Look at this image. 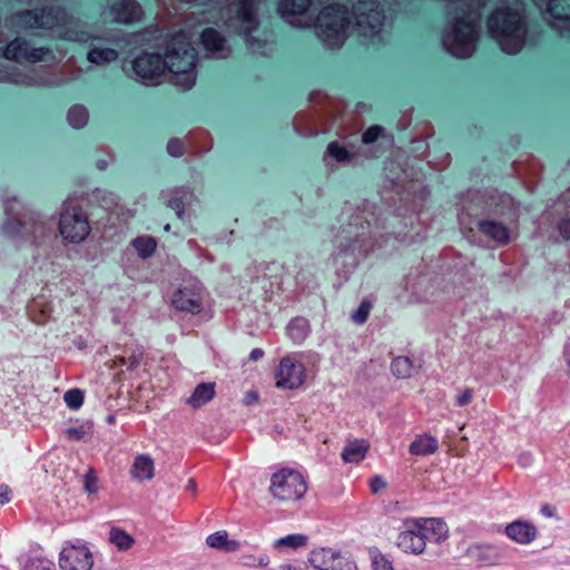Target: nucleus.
Listing matches in <instances>:
<instances>
[{
    "mask_svg": "<svg viewBox=\"0 0 570 570\" xmlns=\"http://www.w3.org/2000/svg\"><path fill=\"white\" fill-rule=\"evenodd\" d=\"M164 61V70L168 69L171 82L181 90H189L196 81L197 51L189 36L177 32L169 39Z\"/></svg>",
    "mask_w": 570,
    "mask_h": 570,
    "instance_id": "1",
    "label": "nucleus"
},
{
    "mask_svg": "<svg viewBox=\"0 0 570 570\" xmlns=\"http://www.w3.org/2000/svg\"><path fill=\"white\" fill-rule=\"evenodd\" d=\"M257 2V0H234L226 11L225 24L236 33L244 36L252 52L266 56L272 51L271 43L252 36L259 24Z\"/></svg>",
    "mask_w": 570,
    "mask_h": 570,
    "instance_id": "2",
    "label": "nucleus"
},
{
    "mask_svg": "<svg viewBox=\"0 0 570 570\" xmlns=\"http://www.w3.org/2000/svg\"><path fill=\"white\" fill-rule=\"evenodd\" d=\"M7 219L2 226V234L13 240L17 246L37 244L48 232L47 224L38 215L20 209V204H4Z\"/></svg>",
    "mask_w": 570,
    "mask_h": 570,
    "instance_id": "3",
    "label": "nucleus"
},
{
    "mask_svg": "<svg viewBox=\"0 0 570 570\" xmlns=\"http://www.w3.org/2000/svg\"><path fill=\"white\" fill-rule=\"evenodd\" d=\"M336 248L340 255L366 256L376 247L370 223L364 225V217L361 214L351 216V220L343 225L335 237Z\"/></svg>",
    "mask_w": 570,
    "mask_h": 570,
    "instance_id": "4",
    "label": "nucleus"
},
{
    "mask_svg": "<svg viewBox=\"0 0 570 570\" xmlns=\"http://www.w3.org/2000/svg\"><path fill=\"white\" fill-rule=\"evenodd\" d=\"M317 37L328 48H340L347 38L351 19L347 10L340 4L325 7L315 21Z\"/></svg>",
    "mask_w": 570,
    "mask_h": 570,
    "instance_id": "5",
    "label": "nucleus"
},
{
    "mask_svg": "<svg viewBox=\"0 0 570 570\" xmlns=\"http://www.w3.org/2000/svg\"><path fill=\"white\" fill-rule=\"evenodd\" d=\"M307 491V482L302 473L292 469H282L273 473L269 492L278 501L296 502Z\"/></svg>",
    "mask_w": 570,
    "mask_h": 570,
    "instance_id": "6",
    "label": "nucleus"
},
{
    "mask_svg": "<svg viewBox=\"0 0 570 570\" xmlns=\"http://www.w3.org/2000/svg\"><path fill=\"white\" fill-rule=\"evenodd\" d=\"M59 232L70 243H80L90 233L87 215L75 199L65 202L59 219Z\"/></svg>",
    "mask_w": 570,
    "mask_h": 570,
    "instance_id": "7",
    "label": "nucleus"
},
{
    "mask_svg": "<svg viewBox=\"0 0 570 570\" xmlns=\"http://www.w3.org/2000/svg\"><path fill=\"white\" fill-rule=\"evenodd\" d=\"M69 16L66 10L59 7H51L41 10H27L11 17V23L21 29H47L67 24Z\"/></svg>",
    "mask_w": 570,
    "mask_h": 570,
    "instance_id": "8",
    "label": "nucleus"
},
{
    "mask_svg": "<svg viewBox=\"0 0 570 570\" xmlns=\"http://www.w3.org/2000/svg\"><path fill=\"white\" fill-rule=\"evenodd\" d=\"M0 81L26 87H55L65 83L63 79L48 75L41 69L26 68L20 70L11 66L0 67Z\"/></svg>",
    "mask_w": 570,
    "mask_h": 570,
    "instance_id": "9",
    "label": "nucleus"
},
{
    "mask_svg": "<svg viewBox=\"0 0 570 570\" xmlns=\"http://www.w3.org/2000/svg\"><path fill=\"white\" fill-rule=\"evenodd\" d=\"M353 17L360 36L372 38L380 33L384 14L377 0L354 1Z\"/></svg>",
    "mask_w": 570,
    "mask_h": 570,
    "instance_id": "10",
    "label": "nucleus"
},
{
    "mask_svg": "<svg viewBox=\"0 0 570 570\" xmlns=\"http://www.w3.org/2000/svg\"><path fill=\"white\" fill-rule=\"evenodd\" d=\"M173 306L181 312L198 314L204 306V287L194 277L183 279L171 296Z\"/></svg>",
    "mask_w": 570,
    "mask_h": 570,
    "instance_id": "11",
    "label": "nucleus"
},
{
    "mask_svg": "<svg viewBox=\"0 0 570 570\" xmlns=\"http://www.w3.org/2000/svg\"><path fill=\"white\" fill-rule=\"evenodd\" d=\"M306 380V368L297 354L286 355L281 358L275 371V385L283 390H296Z\"/></svg>",
    "mask_w": 570,
    "mask_h": 570,
    "instance_id": "12",
    "label": "nucleus"
},
{
    "mask_svg": "<svg viewBox=\"0 0 570 570\" xmlns=\"http://www.w3.org/2000/svg\"><path fill=\"white\" fill-rule=\"evenodd\" d=\"M307 570H357V567L348 556L337 550L317 548L308 556Z\"/></svg>",
    "mask_w": 570,
    "mask_h": 570,
    "instance_id": "13",
    "label": "nucleus"
},
{
    "mask_svg": "<svg viewBox=\"0 0 570 570\" xmlns=\"http://www.w3.org/2000/svg\"><path fill=\"white\" fill-rule=\"evenodd\" d=\"M61 570H91L94 557L86 544H67L60 552Z\"/></svg>",
    "mask_w": 570,
    "mask_h": 570,
    "instance_id": "14",
    "label": "nucleus"
},
{
    "mask_svg": "<svg viewBox=\"0 0 570 570\" xmlns=\"http://www.w3.org/2000/svg\"><path fill=\"white\" fill-rule=\"evenodd\" d=\"M312 0H279L277 11L289 24L297 28L311 26V18L307 10Z\"/></svg>",
    "mask_w": 570,
    "mask_h": 570,
    "instance_id": "15",
    "label": "nucleus"
},
{
    "mask_svg": "<svg viewBox=\"0 0 570 570\" xmlns=\"http://www.w3.org/2000/svg\"><path fill=\"white\" fill-rule=\"evenodd\" d=\"M132 70L141 81L153 83L165 71L163 57L158 53L140 55L132 61Z\"/></svg>",
    "mask_w": 570,
    "mask_h": 570,
    "instance_id": "16",
    "label": "nucleus"
},
{
    "mask_svg": "<svg viewBox=\"0 0 570 570\" xmlns=\"http://www.w3.org/2000/svg\"><path fill=\"white\" fill-rule=\"evenodd\" d=\"M48 53L49 49L45 47L31 48L26 40L20 38L12 40L4 50V57L14 61L38 62L45 60Z\"/></svg>",
    "mask_w": 570,
    "mask_h": 570,
    "instance_id": "17",
    "label": "nucleus"
},
{
    "mask_svg": "<svg viewBox=\"0 0 570 570\" xmlns=\"http://www.w3.org/2000/svg\"><path fill=\"white\" fill-rule=\"evenodd\" d=\"M112 20L118 23H132L140 20L141 7L135 0H117L109 10Z\"/></svg>",
    "mask_w": 570,
    "mask_h": 570,
    "instance_id": "18",
    "label": "nucleus"
},
{
    "mask_svg": "<svg viewBox=\"0 0 570 570\" xmlns=\"http://www.w3.org/2000/svg\"><path fill=\"white\" fill-rule=\"evenodd\" d=\"M202 42L208 56L214 59H225L232 52L226 39L213 28H207L203 31Z\"/></svg>",
    "mask_w": 570,
    "mask_h": 570,
    "instance_id": "19",
    "label": "nucleus"
},
{
    "mask_svg": "<svg viewBox=\"0 0 570 570\" xmlns=\"http://www.w3.org/2000/svg\"><path fill=\"white\" fill-rule=\"evenodd\" d=\"M505 535L515 543L530 544L538 537L537 527L527 520H514L507 524Z\"/></svg>",
    "mask_w": 570,
    "mask_h": 570,
    "instance_id": "20",
    "label": "nucleus"
},
{
    "mask_svg": "<svg viewBox=\"0 0 570 570\" xmlns=\"http://www.w3.org/2000/svg\"><path fill=\"white\" fill-rule=\"evenodd\" d=\"M397 547L404 552L420 554L426 547V535L416 530H405L399 534Z\"/></svg>",
    "mask_w": 570,
    "mask_h": 570,
    "instance_id": "21",
    "label": "nucleus"
},
{
    "mask_svg": "<svg viewBox=\"0 0 570 570\" xmlns=\"http://www.w3.org/2000/svg\"><path fill=\"white\" fill-rule=\"evenodd\" d=\"M154 460L147 454H139L134 459L130 474L136 481L142 482L154 478Z\"/></svg>",
    "mask_w": 570,
    "mask_h": 570,
    "instance_id": "22",
    "label": "nucleus"
},
{
    "mask_svg": "<svg viewBox=\"0 0 570 570\" xmlns=\"http://www.w3.org/2000/svg\"><path fill=\"white\" fill-rule=\"evenodd\" d=\"M370 444L366 440H353L347 442L342 451V460L345 463H360L364 460Z\"/></svg>",
    "mask_w": 570,
    "mask_h": 570,
    "instance_id": "23",
    "label": "nucleus"
},
{
    "mask_svg": "<svg viewBox=\"0 0 570 570\" xmlns=\"http://www.w3.org/2000/svg\"><path fill=\"white\" fill-rule=\"evenodd\" d=\"M206 543L213 549H217L224 552H234L240 549V542L228 538V533L225 530L217 531L209 534L206 538Z\"/></svg>",
    "mask_w": 570,
    "mask_h": 570,
    "instance_id": "24",
    "label": "nucleus"
},
{
    "mask_svg": "<svg viewBox=\"0 0 570 570\" xmlns=\"http://www.w3.org/2000/svg\"><path fill=\"white\" fill-rule=\"evenodd\" d=\"M215 393V383H199L186 402L193 409H199L210 402L214 399Z\"/></svg>",
    "mask_w": 570,
    "mask_h": 570,
    "instance_id": "25",
    "label": "nucleus"
},
{
    "mask_svg": "<svg viewBox=\"0 0 570 570\" xmlns=\"http://www.w3.org/2000/svg\"><path fill=\"white\" fill-rule=\"evenodd\" d=\"M438 440L430 434H422L410 444L409 451L413 455L425 456L438 451Z\"/></svg>",
    "mask_w": 570,
    "mask_h": 570,
    "instance_id": "26",
    "label": "nucleus"
},
{
    "mask_svg": "<svg viewBox=\"0 0 570 570\" xmlns=\"http://www.w3.org/2000/svg\"><path fill=\"white\" fill-rule=\"evenodd\" d=\"M415 527L426 535V539L432 535L439 541L446 538L448 534L446 524L440 519L416 520Z\"/></svg>",
    "mask_w": 570,
    "mask_h": 570,
    "instance_id": "27",
    "label": "nucleus"
},
{
    "mask_svg": "<svg viewBox=\"0 0 570 570\" xmlns=\"http://www.w3.org/2000/svg\"><path fill=\"white\" fill-rule=\"evenodd\" d=\"M307 542V535L303 533H293L275 540L273 548L279 552H291L301 548H305Z\"/></svg>",
    "mask_w": 570,
    "mask_h": 570,
    "instance_id": "28",
    "label": "nucleus"
},
{
    "mask_svg": "<svg viewBox=\"0 0 570 570\" xmlns=\"http://www.w3.org/2000/svg\"><path fill=\"white\" fill-rule=\"evenodd\" d=\"M479 229L498 243H507L509 240V230L501 223L494 220H482L479 222Z\"/></svg>",
    "mask_w": 570,
    "mask_h": 570,
    "instance_id": "29",
    "label": "nucleus"
},
{
    "mask_svg": "<svg viewBox=\"0 0 570 570\" xmlns=\"http://www.w3.org/2000/svg\"><path fill=\"white\" fill-rule=\"evenodd\" d=\"M309 333V323L304 317H295L287 325V334L294 343H302Z\"/></svg>",
    "mask_w": 570,
    "mask_h": 570,
    "instance_id": "30",
    "label": "nucleus"
},
{
    "mask_svg": "<svg viewBox=\"0 0 570 570\" xmlns=\"http://www.w3.org/2000/svg\"><path fill=\"white\" fill-rule=\"evenodd\" d=\"M52 308L49 303L43 299H36L29 307V314L33 323L45 324L50 320Z\"/></svg>",
    "mask_w": 570,
    "mask_h": 570,
    "instance_id": "31",
    "label": "nucleus"
},
{
    "mask_svg": "<svg viewBox=\"0 0 570 570\" xmlns=\"http://www.w3.org/2000/svg\"><path fill=\"white\" fill-rule=\"evenodd\" d=\"M118 52L111 48L94 47L87 53V59L95 65H105L115 61Z\"/></svg>",
    "mask_w": 570,
    "mask_h": 570,
    "instance_id": "32",
    "label": "nucleus"
},
{
    "mask_svg": "<svg viewBox=\"0 0 570 570\" xmlns=\"http://www.w3.org/2000/svg\"><path fill=\"white\" fill-rule=\"evenodd\" d=\"M109 541L120 551L129 550L135 543V539L131 534L116 527L111 528L109 531Z\"/></svg>",
    "mask_w": 570,
    "mask_h": 570,
    "instance_id": "33",
    "label": "nucleus"
},
{
    "mask_svg": "<svg viewBox=\"0 0 570 570\" xmlns=\"http://www.w3.org/2000/svg\"><path fill=\"white\" fill-rule=\"evenodd\" d=\"M391 371L397 379H407L414 373L415 366L411 358L397 356L391 363Z\"/></svg>",
    "mask_w": 570,
    "mask_h": 570,
    "instance_id": "34",
    "label": "nucleus"
},
{
    "mask_svg": "<svg viewBox=\"0 0 570 570\" xmlns=\"http://www.w3.org/2000/svg\"><path fill=\"white\" fill-rule=\"evenodd\" d=\"M548 12L556 20L570 19V0H549Z\"/></svg>",
    "mask_w": 570,
    "mask_h": 570,
    "instance_id": "35",
    "label": "nucleus"
},
{
    "mask_svg": "<svg viewBox=\"0 0 570 570\" xmlns=\"http://www.w3.org/2000/svg\"><path fill=\"white\" fill-rule=\"evenodd\" d=\"M88 110L81 105L72 106L67 115V120L72 128H83L88 122Z\"/></svg>",
    "mask_w": 570,
    "mask_h": 570,
    "instance_id": "36",
    "label": "nucleus"
},
{
    "mask_svg": "<svg viewBox=\"0 0 570 570\" xmlns=\"http://www.w3.org/2000/svg\"><path fill=\"white\" fill-rule=\"evenodd\" d=\"M94 425L91 422H85L76 426H70L65 431V434L70 441H83L91 438Z\"/></svg>",
    "mask_w": 570,
    "mask_h": 570,
    "instance_id": "37",
    "label": "nucleus"
},
{
    "mask_svg": "<svg viewBox=\"0 0 570 570\" xmlns=\"http://www.w3.org/2000/svg\"><path fill=\"white\" fill-rule=\"evenodd\" d=\"M132 246L136 249L139 257L146 259L154 254L156 249V242L153 237L140 236L132 240Z\"/></svg>",
    "mask_w": 570,
    "mask_h": 570,
    "instance_id": "38",
    "label": "nucleus"
},
{
    "mask_svg": "<svg viewBox=\"0 0 570 570\" xmlns=\"http://www.w3.org/2000/svg\"><path fill=\"white\" fill-rule=\"evenodd\" d=\"M57 36L63 38L69 41L75 42H88L92 39L91 35L83 30H77L75 28L68 27L61 31H57Z\"/></svg>",
    "mask_w": 570,
    "mask_h": 570,
    "instance_id": "39",
    "label": "nucleus"
},
{
    "mask_svg": "<svg viewBox=\"0 0 570 570\" xmlns=\"http://www.w3.org/2000/svg\"><path fill=\"white\" fill-rule=\"evenodd\" d=\"M326 153L338 163H346L352 158V154L337 141L328 144Z\"/></svg>",
    "mask_w": 570,
    "mask_h": 570,
    "instance_id": "40",
    "label": "nucleus"
},
{
    "mask_svg": "<svg viewBox=\"0 0 570 570\" xmlns=\"http://www.w3.org/2000/svg\"><path fill=\"white\" fill-rule=\"evenodd\" d=\"M63 400L69 409L77 410L83 403V393L78 389L68 390L63 395Z\"/></svg>",
    "mask_w": 570,
    "mask_h": 570,
    "instance_id": "41",
    "label": "nucleus"
},
{
    "mask_svg": "<svg viewBox=\"0 0 570 570\" xmlns=\"http://www.w3.org/2000/svg\"><path fill=\"white\" fill-rule=\"evenodd\" d=\"M371 558L374 570H394L391 561L379 550L371 551Z\"/></svg>",
    "mask_w": 570,
    "mask_h": 570,
    "instance_id": "42",
    "label": "nucleus"
},
{
    "mask_svg": "<svg viewBox=\"0 0 570 570\" xmlns=\"http://www.w3.org/2000/svg\"><path fill=\"white\" fill-rule=\"evenodd\" d=\"M24 570H55V564L45 558H35L27 562Z\"/></svg>",
    "mask_w": 570,
    "mask_h": 570,
    "instance_id": "43",
    "label": "nucleus"
},
{
    "mask_svg": "<svg viewBox=\"0 0 570 570\" xmlns=\"http://www.w3.org/2000/svg\"><path fill=\"white\" fill-rule=\"evenodd\" d=\"M370 309H371V303L366 302V301H363L360 306L357 307V309L355 312H353L352 314V320L356 323V324H363L366 322L367 317H368V314H370Z\"/></svg>",
    "mask_w": 570,
    "mask_h": 570,
    "instance_id": "44",
    "label": "nucleus"
},
{
    "mask_svg": "<svg viewBox=\"0 0 570 570\" xmlns=\"http://www.w3.org/2000/svg\"><path fill=\"white\" fill-rule=\"evenodd\" d=\"M478 559L491 562L498 557L497 549L491 546H478L474 549Z\"/></svg>",
    "mask_w": 570,
    "mask_h": 570,
    "instance_id": "45",
    "label": "nucleus"
},
{
    "mask_svg": "<svg viewBox=\"0 0 570 570\" xmlns=\"http://www.w3.org/2000/svg\"><path fill=\"white\" fill-rule=\"evenodd\" d=\"M382 132L383 128L381 126H372L363 134L362 140L364 144L374 142Z\"/></svg>",
    "mask_w": 570,
    "mask_h": 570,
    "instance_id": "46",
    "label": "nucleus"
},
{
    "mask_svg": "<svg viewBox=\"0 0 570 570\" xmlns=\"http://www.w3.org/2000/svg\"><path fill=\"white\" fill-rule=\"evenodd\" d=\"M558 230L563 239H570V213L566 214L558 223Z\"/></svg>",
    "mask_w": 570,
    "mask_h": 570,
    "instance_id": "47",
    "label": "nucleus"
},
{
    "mask_svg": "<svg viewBox=\"0 0 570 570\" xmlns=\"http://www.w3.org/2000/svg\"><path fill=\"white\" fill-rule=\"evenodd\" d=\"M166 204L168 207L173 208L179 219L184 217V203L183 198H170L166 199Z\"/></svg>",
    "mask_w": 570,
    "mask_h": 570,
    "instance_id": "48",
    "label": "nucleus"
},
{
    "mask_svg": "<svg viewBox=\"0 0 570 570\" xmlns=\"http://www.w3.org/2000/svg\"><path fill=\"white\" fill-rule=\"evenodd\" d=\"M268 563H269V559L266 554H262L257 559H255L253 557L244 558V564L248 566V567L258 566V567L265 568V567H267Z\"/></svg>",
    "mask_w": 570,
    "mask_h": 570,
    "instance_id": "49",
    "label": "nucleus"
},
{
    "mask_svg": "<svg viewBox=\"0 0 570 570\" xmlns=\"http://www.w3.org/2000/svg\"><path fill=\"white\" fill-rule=\"evenodd\" d=\"M167 151L174 157L181 156L184 153V146L179 139H170L167 144Z\"/></svg>",
    "mask_w": 570,
    "mask_h": 570,
    "instance_id": "50",
    "label": "nucleus"
},
{
    "mask_svg": "<svg viewBox=\"0 0 570 570\" xmlns=\"http://www.w3.org/2000/svg\"><path fill=\"white\" fill-rule=\"evenodd\" d=\"M85 488L89 493H95L98 490L97 478L91 469L85 475Z\"/></svg>",
    "mask_w": 570,
    "mask_h": 570,
    "instance_id": "51",
    "label": "nucleus"
},
{
    "mask_svg": "<svg viewBox=\"0 0 570 570\" xmlns=\"http://www.w3.org/2000/svg\"><path fill=\"white\" fill-rule=\"evenodd\" d=\"M471 401H472V390L471 389H465L456 397V404L459 406H464V405L469 404Z\"/></svg>",
    "mask_w": 570,
    "mask_h": 570,
    "instance_id": "52",
    "label": "nucleus"
},
{
    "mask_svg": "<svg viewBox=\"0 0 570 570\" xmlns=\"http://www.w3.org/2000/svg\"><path fill=\"white\" fill-rule=\"evenodd\" d=\"M386 487L385 481L381 476H375L371 481V489L374 493L383 490Z\"/></svg>",
    "mask_w": 570,
    "mask_h": 570,
    "instance_id": "53",
    "label": "nucleus"
},
{
    "mask_svg": "<svg viewBox=\"0 0 570 570\" xmlns=\"http://www.w3.org/2000/svg\"><path fill=\"white\" fill-rule=\"evenodd\" d=\"M10 501V490L7 485H0V504H6Z\"/></svg>",
    "mask_w": 570,
    "mask_h": 570,
    "instance_id": "54",
    "label": "nucleus"
},
{
    "mask_svg": "<svg viewBox=\"0 0 570 570\" xmlns=\"http://www.w3.org/2000/svg\"><path fill=\"white\" fill-rule=\"evenodd\" d=\"M540 511L547 518H553L556 515V509L550 504H543Z\"/></svg>",
    "mask_w": 570,
    "mask_h": 570,
    "instance_id": "55",
    "label": "nucleus"
},
{
    "mask_svg": "<svg viewBox=\"0 0 570 570\" xmlns=\"http://www.w3.org/2000/svg\"><path fill=\"white\" fill-rule=\"evenodd\" d=\"M264 356V351L262 348H254L249 353V360L256 362Z\"/></svg>",
    "mask_w": 570,
    "mask_h": 570,
    "instance_id": "56",
    "label": "nucleus"
},
{
    "mask_svg": "<svg viewBox=\"0 0 570 570\" xmlns=\"http://www.w3.org/2000/svg\"><path fill=\"white\" fill-rule=\"evenodd\" d=\"M141 356H142L141 352H140V353H138L137 355H132V356L130 357V360H129V366H128V368H129V370H134V368L139 364V362H140V360H141Z\"/></svg>",
    "mask_w": 570,
    "mask_h": 570,
    "instance_id": "57",
    "label": "nucleus"
},
{
    "mask_svg": "<svg viewBox=\"0 0 570 570\" xmlns=\"http://www.w3.org/2000/svg\"><path fill=\"white\" fill-rule=\"evenodd\" d=\"M186 489L189 490L193 493H196L197 485L194 479H189L186 485Z\"/></svg>",
    "mask_w": 570,
    "mask_h": 570,
    "instance_id": "58",
    "label": "nucleus"
},
{
    "mask_svg": "<svg viewBox=\"0 0 570 570\" xmlns=\"http://www.w3.org/2000/svg\"><path fill=\"white\" fill-rule=\"evenodd\" d=\"M97 167L100 169V170H104L107 168V161L106 160H99L97 163Z\"/></svg>",
    "mask_w": 570,
    "mask_h": 570,
    "instance_id": "59",
    "label": "nucleus"
},
{
    "mask_svg": "<svg viewBox=\"0 0 570 570\" xmlns=\"http://www.w3.org/2000/svg\"><path fill=\"white\" fill-rule=\"evenodd\" d=\"M247 399H248V401L249 400H254L255 401V400H257V394L255 392L248 393L247 394Z\"/></svg>",
    "mask_w": 570,
    "mask_h": 570,
    "instance_id": "60",
    "label": "nucleus"
},
{
    "mask_svg": "<svg viewBox=\"0 0 570 570\" xmlns=\"http://www.w3.org/2000/svg\"><path fill=\"white\" fill-rule=\"evenodd\" d=\"M164 229L168 232V230L170 229V225H169V224H166V225L164 226Z\"/></svg>",
    "mask_w": 570,
    "mask_h": 570,
    "instance_id": "61",
    "label": "nucleus"
},
{
    "mask_svg": "<svg viewBox=\"0 0 570 570\" xmlns=\"http://www.w3.org/2000/svg\"><path fill=\"white\" fill-rule=\"evenodd\" d=\"M108 421H109V422H112V421H114V417H112V416H109V417H108Z\"/></svg>",
    "mask_w": 570,
    "mask_h": 570,
    "instance_id": "62",
    "label": "nucleus"
},
{
    "mask_svg": "<svg viewBox=\"0 0 570 570\" xmlns=\"http://www.w3.org/2000/svg\"><path fill=\"white\" fill-rule=\"evenodd\" d=\"M287 570H293L292 568H288Z\"/></svg>",
    "mask_w": 570,
    "mask_h": 570,
    "instance_id": "63",
    "label": "nucleus"
}]
</instances>
